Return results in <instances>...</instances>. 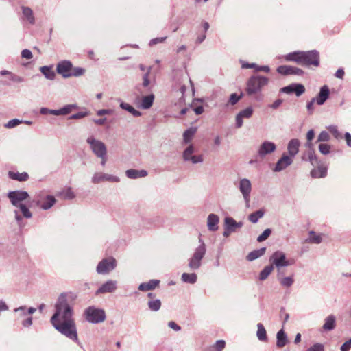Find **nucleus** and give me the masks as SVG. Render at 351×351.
<instances>
[{
	"label": "nucleus",
	"mask_w": 351,
	"mask_h": 351,
	"mask_svg": "<svg viewBox=\"0 0 351 351\" xmlns=\"http://www.w3.org/2000/svg\"><path fill=\"white\" fill-rule=\"evenodd\" d=\"M56 312L51 318L53 326L66 337L77 341V334L73 317V311L69 304L66 294H61L55 306Z\"/></svg>",
	"instance_id": "1"
},
{
	"label": "nucleus",
	"mask_w": 351,
	"mask_h": 351,
	"mask_svg": "<svg viewBox=\"0 0 351 351\" xmlns=\"http://www.w3.org/2000/svg\"><path fill=\"white\" fill-rule=\"evenodd\" d=\"M287 61H293L301 65L318 66L319 64V55L316 50L308 51H294L285 56Z\"/></svg>",
	"instance_id": "2"
},
{
	"label": "nucleus",
	"mask_w": 351,
	"mask_h": 351,
	"mask_svg": "<svg viewBox=\"0 0 351 351\" xmlns=\"http://www.w3.org/2000/svg\"><path fill=\"white\" fill-rule=\"evenodd\" d=\"M56 71L63 77H78L84 73V69L80 67H73L72 63L69 60H62L58 63Z\"/></svg>",
	"instance_id": "3"
},
{
	"label": "nucleus",
	"mask_w": 351,
	"mask_h": 351,
	"mask_svg": "<svg viewBox=\"0 0 351 351\" xmlns=\"http://www.w3.org/2000/svg\"><path fill=\"white\" fill-rule=\"evenodd\" d=\"M86 319L90 323H100L105 320L106 314L104 310L90 306L84 311Z\"/></svg>",
	"instance_id": "4"
},
{
	"label": "nucleus",
	"mask_w": 351,
	"mask_h": 351,
	"mask_svg": "<svg viewBox=\"0 0 351 351\" xmlns=\"http://www.w3.org/2000/svg\"><path fill=\"white\" fill-rule=\"evenodd\" d=\"M33 202L43 210H47L51 208L56 203V199L51 195H45L43 193H40L35 196Z\"/></svg>",
	"instance_id": "5"
},
{
	"label": "nucleus",
	"mask_w": 351,
	"mask_h": 351,
	"mask_svg": "<svg viewBox=\"0 0 351 351\" xmlns=\"http://www.w3.org/2000/svg\"><path fill=\"white\" fill-rule=\"evenodd\" d=\"M206 253V247L204 243H202L196 248L193 256L189 259V266L191 269H197L201 265V261Z\"/></svg>",
	"instance_id": "6"
},
{
	"label": "nucleus",
	"mask_w": 351,
	"mask_h": 351,
	"mask_svg": "<svg viewBox=\"0 0 351 351\" xmlns=\"http://www.w3.org/2000/svg\"><path fill=\"white\" fill-rule=\"evenodd\" d=\"M86 141L90 145L93 152L97 157H102L104 155H106V147L103 142L96 140L93 136L88 137Z\"/></svg>",
	"instance_id": "7"
},
{
	"label": "nucleus",
	"mask_w": 351,
	"mask_h": 351,
	"mask_svg": "<svg viewBox=\"0 0 351 351\" xmlns=\"http://www.w3.org/2000/svg\"><path fill=\"white\" fill-rule=\"evenodd\" d=\"M117 261L113 257H109L101 261L97 266V271L99 274H108L115 268Z\"/></svg>",
	"instance_id": "8"
},
{
	"label": "nucleus",
	"mask_w": 351,
	"mask_h": 351,
	"mask_svg": "<svg viewBox=\"0 0 351 351\" xmlns=\"http://www.w3.org/2000/svg\"><path fill=\"white\" fill-rule=\"evenodd\" d=\"M270 261L272 265H274L276 267L288 266L293 263V261H287L285 253L280 251L274 252L270 258Z\"/></svg>",
	"instance_id": "9"
},
{
	"label": "nucleus",
	"mask_w": 351,
	"mask_h": 351,
	"mask_svg": "<svg viewBox=\"0 0 351 351\" xmlns=\"http://www.w3.org/2000/svg\"><path fill=\"white\" fill-rule=\"evenodd\" d=\"M8 197L13 206H18L19 204H22L23 201L27 199L29 195L26 191H14L10 192L8 194Z\"/></svg>",
	"instance_id": "10"
},
{
	"label": "nucleus",
	"mask_w": 351,
	"mask_h": 351,
	"mask_svg": "<svg viewBox=\"0 0 351 351\" xmlns=\"http://www.w3.org/2000/svg\"><path fill=\"white\" fill-rule=\"evenodd\" d=\"M268 84V79L261 75H253L247 82V88H262Z\"/></svg>",
	"instance_id": "11"
},
{
	"label": "nucleus",
	"mask_w": 351,
	"mask_h": 351,
	"mask_svg": "<svg viewBox=\"0 0 351 351\" xmlns=\"http://www.w3.org/2000/svg\"><path fill=\"white\" fill-rule=\"evenodd\" d=\"M92 181L95 184H98L104 181H109L112 182H118L119 179L117 177L106 174L101 172L96 173L92 178Z\"/></svg>",
	"instance_id": "12"
},
{
	"label": "nucleus",
	"mask_w": 351,
	"mask_h": 351,
	"mask_svg": "<svg viewBox=\"0 0 351 351\" xmlns=\"http://www.w3.org/2000/svg\"><path fill=\"white\" fill-rule=\"evenodd\" d=\"M240 191L242 193L246 203L250 202V194L252 189L251 182L247 179H242L239 184Z\"/></svg>",
	"instance_id": "13"
},
{
	"label": "nucleus",
	"mask_w": 351,
	"mask_h": 351,
	"mask_svg": "<svg viewBox=\"0 0 351 351\" xmlns=\"http://www.w3.org/2000/svg\"><path fill=\"white\" fill-rule=\"evenodd\" d=\"M155 96L154 94H149L146 96H143L141 98H137V104L143 109H149L152 107Z\"/></svg>",
	"instance_id": "14"
},
{
	"label": "nucleus",
	"mask_w": 351,
	"mask_h": 351,
	"mask_svg": "<svg viewBox=\"0 0 351 351\" xmlns=\"http://www.w3.org/2000/svg\"><path fill=\"white\" fill-rule=\"evenodd\" d=\"M253 114V109L251 107L247 108L241 111L236 117V127L240 128L243 125V119H249Z\"/></svg>",
	"instance_id": "15"
},
{
	"label": "nucleus",
	"mask_w": 351,
	"mask_h": 351,
	"mask_svg": "<svg viewBox=\"0 0 351 351\" xmlns=\"http://www.w3.org/2000/svg\"><path fill=\"white\" fill-rule=\"evenodd\" d=\"M276 148V145L274 143L265 141L260 146L258 153L261 157H263L268 154L274 152Z\"/></svg>",
	"instance_id": "16"
},
{
	"label": "nucleus",
	"mask_w": 351,
	"mask_h": 351,
	"mask_svg": "<svg viewBox=\"0 0 351 351\" xmlns=\"http://www.w3.org/2000/svg\"><path fill=\"white\" fill-rule=\"evenodd\" d=\"M277 71L282 75H300L303 73L300 69L286 65L278 66Z\"/></svg>",
	"instance_id": "17"
},
{
	"label": "nucleus",
	"mask_w": 351,
	"mask_h": 351,
	"mask_svg": "<svg viewBox=\"0 0 351 351\" xmlns=\"http://www.w3.org/2000/svg\"><path fill=\"white\" fill-rule=\"evenodd\" d=\"M117 289V282L108 280L103 284L101 287L96 291V294L112 293Z\"/></svg>",
	"instance_id": "18"
},
{
	"label": "nucleus",
	"mask_w": 351,
	"mask_h": 351,
	"mask_svg": "<svg viewBox=\"0 0 351 351\" xmlns=\"http://www.w3.org/2000/svg\"><path fill=\"white\" fill-rule=\"evenodd\" d=\"M292 159L291 157L283 155L281 158L276 163L275 171H280L285 169L287 166L292 163Z\"/></svg>",
	"instance_id": "19"
},
{
	"label": "nucleus",
	"mask_w": 351,
	"mask_h": 351,
	"mask_svg": "<svg viewBox=\"0 0 351 351\" xmlns=\"http://www.w3.org/2000/svg\"><path fill=\"white\" fill-rule=\"evenodd\" d=\"M159 283H160V280H150L147 282L141 283L138 286V290H140L141 291H149V290H153L158 286Z\"/></svg>",
	"instance_id": "20"
},
{
	"label": "nucleus",
	"mask_w": 351,
	"mask_h": 351,
	"mask_svg": "<svg viewBox=\"0 0 351 351\" xmlns=\"http://www.w3.org/2000/svg\"><path fill=\"white\" fill-rule=\"evenodd\" d=\"M219 219L217 215L215 214H210L207 219L208 228L210 231H215L218 229L217 224Z\"/></svg>",
	"instance_id": "21"
},
{
	"label": "nucleus",
	"mask_w": 351,
	"mask_h": 351,
	"mask_svg": "<svg viewBox=\"0 0 351 351\" xmlns=\"http://www.w3.org/2000/svg\"><path fill=\"white\" fill-rule=\"evenodd\" d=\"M21 9L24 19L31 25H34L35 23V18L32 10L30 8L25 6H23Z\"/></svg>",
	"instance_id": "22"
},
{
	"label": "nucleus",
	"mask_w": 351,
	"mask_h": 351,
	"mask_svg": "<svg viewBox=\"0 0 351 351\" xmlns=\"http://www.w3.org/2000/svg\"><path fill=\"white\" fill-rule=\"evenodd\" d=\"M8 176L10 178L17 180L19 182H25L29 179V175L26 172L19 173L14 171H9Z\"/></svg>",
	"instance_id": "23"
},
{
	"label": "nucleus",
	"mask_w": 351,
	"mask_h": 351,
	"mask_svg": "<svg viewBox=\"0 0 351 351\" xmlns=\"http://www.w3.org/2000/svg\"><path fill=\"white\" fill-rule=\"evenodd\" d=\"M300 142L298 139H292L288 144V152L291 156H294L299 150Z\"/></svg>",
	"instance_id": "24"
},
{
	"label": "nucleus",
	"mask_w": 351,
	"mask_h": 351,
	"mask_svg": "<svg viewBox=\"0 0 351 351\" xmlns=\"http://www.w3.org/2000/svg\"><path fill=\"white\" fill-rule=\"evenodd\" d=\"M126 175L129 178L135 179L137 178L145 177L147 173L145 170L138 171L136 169H129L126 171Z\"/></svg>",
	"instance_id": "25"
},
{
	"label": "nucleus",
	"mask_w": 351,
	"mask_h": 351,
	"mask_svg": "<svg viewBox=\"0 0 351 351\" xmlns=\"http://www.w3.org/2000/svg\"><path fill=\"white\" fill-rule=\"evenodd\" d=\"M327 169L323 165L318 166L317 168L313 169L311 171V174L313 178H322L326 176Z\"/></svg>",
	"instance_id": "26"
},
{
	"label": "nucleus",
	"mask_w": 351,
	"mask_h": 351,
	"mask_svg": "<svg viewBox=\"0 0 351 351\" xmlns=\"http://www.w3.org/2000/svg\"><path fill=\"white\" fill-rule=\"evenodd\" d=\"M40 71L47 79L53 80L56 76V73L53 70V66H44L40 68Z\"/></svg>",
	"instance_id": "27"
},
{
	"label": "nucleus",
	"mask_w": 351,
	"mask_h": 351,
	"mask_svg": "<svg viewBox=\"0 0 351 351\" xmlns=\"http://www.w3.org/2000/svg\"><path fill=\"white\" fill-rule=\"evenodd\" d=\"M287 343V337L282 329L279 330L277 333V343L276 346L278 348L284 347Z\"/></svg>",
	"instance_id": "28"
},
{
	"label": "nucleus",
	"mask_w": 351,
	"mask_h": 351,
	"mask_svg": "<svg viewBox=\"0 0 351 351\" xmlns=\"http://www.w3.org/2000/svg\"><path fill=\"white\" fill-rule=\"evenodd\" d=\"M335 317L334 315H329L325 319V323L323 325V329L324 330H331L335 326Z\"/></svg>",
	"instance_id": "29"
},
{
	"label": "nucleus",
	"mask_w": 351,
	"mask_h": 351,
	"mask_svg": "<svg viewBox=\"0 0 351 351\" xmlns=\"http://www.w3.org/2000/svg\"><path fill=\"white\" fill-rule=\"evenodd\" d=\"M139 69L142 71H146V73H145V75L143 77V85L144 86H149L150 84V82H149V75L150 71L152 70V66L146 68V66L145 65L140 64L139 65Z\"/></svg>",
	"instance_id": "30"
},
{
	"label": "nucleus",
	"mask_w": 351,
	"mask_h": 351,
	"mask_svg": "<svg viewBox=\"0 0 351 351\" xmlns=\"http://www.w3.org/2000/svg\"><path fill=\"white\" fill-rule=\"evenodd\" d=\"M329 95V89H321L319 95L315 97V101L317 104L322 105L328 99Z\"/></svg>",
	"instance_id": "31"
},
{
	"label": "nucleus",
	"mask_w": 351,
	"mask_h": 351,
	"mask_svg": "<svg viewBox=\"0 0 351 351\" xmlns=\"http://www.w3.org/2000/svg\"><path fill=\"white\" fill-rule=\"evenodd\" d=\"M266 248L262 247L258 250L251 252L247 256V259L250 261H254L261 256L265 253Z\"/></svg>",
	"instance_id": "32"
},
{
	"label": "nucleus",
	"mask_w": 351,
	"mask_h": 351,
	"mask_svg": "<svg viewBox=\"0 0 351 351\" xmlns=\"http://www.w3.org/2000/svg\"><path fill=\"white\" fill-rule=\"evenodd\" d=\"M257 328H258V330H257L256 335H257L258 339L260 341H267V332H266V330H265L264 326L262 324L258 323L257 324Z\"/></svg>",
	"instance_id": "33"
},
{
	"label": "nucleus",
	"mask_w": 351,
	"mask_h": 351,
	"mask_svg": "<svg viewBox=\"0 0 351 351\" xmlns=\"http://www.w3.org/2000/svg\"><path fill=\"white\" fill-rule=\"evenodd\" d=\"M265 210L263 209H260L256 212L251 213L248 219L252 223H256L258 220L262 218L264 215Z\"/></svg>",
	"instance_id": "34"
},
{
	"label": "nucleus",
	"mask_w": 351,
	"mask_h": 351,
	"mask_svg": "<svg viewBox=\"0 0 351 351\" xmlns=\"http://www.w3.org/2000/svg\"><path fill=\"white\" fill-rule=\"evenodd\" d=\"M75 107V106H74V105H68L60 110H52L51 112V114H55V115H61V114L65 115V114H68L69 113H70L71 111V109Z\"/></svg>",
	"instance_id": "35"
},
{
	"label": "nucleus",
	"mask_w": 351,
	"mask_h": 351,
	"mask_svg": "<svg viewBox=\"0 0 351 351\" xmlns=\"http://www.w3.org/2000/svg\"><path fill=\"white\" fill-rule=\"evenodd\" d=\"M58 196L64 199H72L75 197V194L71 188L69 187L60 192Z\"/></svg>",
	"instance_id": "36"
},
{
	"label": "nucleus",
	"mask_w": 351,
	"mask_h": 351,
	"mask_svg": "<svg viewBox=\"0 0 351 351\" xmlns=\"http://www.w3.org/2000/svg\"><path fill=\"white\" fill-rule=\"evenodd\" d=\"M120 106L121 108L130 112L134 117H140L141 115L139 111L135 110L132 106L127 103L123 102L121 104Z\"/></svg>",
	"instance_id": "37"
},
{
	"label": "nucleus",
	"mask_w": 351,
	"mask_h": 351,
	"mask_svg": "<svg viewBox=\"0 0 351 351\" xmlns=\"http://www.w3.org/2000/svg\"><path fill=\"white\" fill-rule=\"evenodd\" d=\"M274 269L272 265H267L261 271L259 278L261 280H265Z\"/></svg>",
	"instance_id": "38"
},
{
	"label": "nucleus",
	"mask_w": 351,
	"mask_h": 351,
	"mask_svg": "<svg viewBox=\"0 0 351 351\" xmlns=\"http://www.w3.org/2000/svg\"><path fill=\"white\" fill-rule=\"evenodd\" d=\"M309 234H310V237L309 238L307 239V241L309 242V243H320L322 241V236L321 234H317L315 232L313 231H311L309 232Z\"/></svg>",
	"instance_id": "39"
},
{
	"label": "nucleus",
	"mask_w": 351,
	"mask_h": 351,
	"mask_svg": "<svg viewBox=\"0 0 351 351\" xmlns=\"http://www.w3.org/2000/svg\"><path fill=\"white\" fill-rule=\"evenodd\" d=\"M182 280L185 282L195 283L197 280V276L195 274L184 273L182 275Z\"/></svg>",
	"instance_id": "40"
},
{
	"label": "nucleus",
	"mask_w": 351,
	"mask_h": 351,
	"mask_svg": "<svg viewBox=\"0 0 351 351\" xmlns=\"http://www.w3.org/2000/svg\"><path fill=\"white\" fill-rule=\"evenodd\" d=\"M303 160H308L312 165H315L317 162V158L315 155V152L313 150H311L308 152L307 156L304 155L302 156Z\"/></svg>",
	"instance_id": "41"
},
{
	"label": "nucleus",
	"mask_w": 351,
	"mask_h": 351,
	"mask_svg": "<svg viewBox=\"0 0 351 351\" xmlns=\"http://www.w3.org/2000/svg\"><path fill=\"white\" fill-rule=\"evenodd\" d=\"M20 209L23 216L25 218H31L32 216V213L29 211V208L24 204H20L18 206H14Z\"/></svg>",
	"instance_id": "42"
},
{
	"label": "nucleus",
	"mask_w": 351,
	"mask_h": 351,
	"mask_svg": "<svg viewBox=\"0 0 351 351\" xmlns=\"http://www.w3.org/2000/svg\"><path fill=\"white\" fill-rule=\"evenodd\" d=\"M196 132L195 128H191L186 130L183 134L184 141L185 143H189L192 139L193 136H194L195 133Z\"/></svg>",
	"instance_id": "43"
},
{
	"label": "nucleus",
	"mask_w": 351,
	"mask_h": 351,
	"mask_svg": "<svg viewBox=\"0 0 351 351\" xmlns=\"http://www.w3.org/2000/svg\"><path fill=\"white\" fill-rule=\"evenodd\" d=\"M148 306L152 311H158L161 306V302L160 300H150L148 302Z\"/></svg>",
	"instance_id": "44"
},
{
	"label": "nucleus",
	"mask_w": 351,
	"mask_h": 351,
	"mask_svg": "<svg viewBox=\"0 0 351 351\" xmlns=\"http://www.w3.org/2000/svg\"><path fill=\"white\" fill-rule=\"evenodd\" d=\"M280 283L283 287H289L293 283V279L292 277L282 278L280 279Z\"/></svg>",
	"instance_id": "45"
},
{
	"label": "nucleus",
	"mask_w": 351,
	"mask_h": 351,
	"mask_svg": "<svg viewBox=\"0 0 351 351\" xmlns=\"http://www.w3.org/2000/svg\"><path fill=\"white\" fill-rule=\"evenodd\" d=\"M305 89H281V91L282 93H287V94H292L295 93L296 96L299 97L302 94L304 93Z\"/></svg>",
	"instance_id": "46"
},
{
	"label": "nucleus",
	"mask_w": 351,
	"mask_h": 351,
	"mask_svg": "<svg viewBox=\"0 0 351 351\" xmlns=\"http://www.w3.org/2000/svg\"><path fill=\"white\" fill-rule=\"evenodd\" d=\"M271 231L269 228L263 231V232L261 235L258 236V237L257 238V241L258 242H262V241L266 240L271 234Z\"/></svg>",
	"instance_id": "47"
},
{
	"label": "nucleus",
	"mask_w": 351,
	"mask_h": 351,
	"mask_svg": "<svg viewBox=\"0 0 351 351\" xmlns=\"http://www.w3.org/2000/svg\"><path fill=\"white\" fill-rule=\"evenodd\" d=\"M314 136H315V133L313 130H310L306 134V139H307L306 146L308 147L309 148H311L313 146L311 141L313 139Z\"/></svg>",
	"instance_id": "48"
},
{
	"label": "nucleus",
	"mask_w": 351,
	"mask_h": 351,
	"mask_svg": "<svg viewBox=\"0 0 351 351\" xmlns=\"http://www.w3.org/2000/svg\"><path fill=\"white\" fill-rule=\"evenodd\" d=\"M330 139L329 134L326 131H322L318 136L317 141L318 142H326L328 141Z\"/></svg>",
	"instance_id": "49"
},
{
	"label": "nucleus",
	"mask_w": 351,
	"mask_h": 351,
	"mask_svg": "<svg viewBox=\"0 0 351 351\" xmlns=\"http://www.w3.org/2000/svg\"><path fill=\"white\" fill-rule=\"evenodd\" d=\"M193 151H194V149H193V147L192 145H190L189 147H188L184 152V154H183L184 158L186 160H190L191 157L192 156V154L193 153Z\"/></svg>",
	"instance_id": "50"
},
{
	"label": "nucleus",
	"mask_w": 351,
	"mask_h": 351,
	"mask_svg": "<svg viewBox=\"0 0 351 351\" xmlns=\"http://www.w3.org/2000/svg\"><path fill=\"white\" fill-rule=\"evenodd\" d=\"M319 150L323 154H327L330 152V146L328 144L321 143L319 145Z\"/></svg>",
	"instance_id": "51"
},
{
	"label": "nucleus",
	"mask_w": 351,
	"mask_h": 351,
	"mask_svg": "<svg viewBox=\"0 0 351 351\" xmlns=\"http://www.w3.org/2000/svg\"><path fill=\"white\" fill-rule=\"evenodd\" d=\"M21 121H19V119H12L10 121H9L5 125V127L7 128H12L16 125H18L19 124L21 123Z\"/></svg>",
	"instance_id": "52"
},
{
	"label": "nucleus",
	"mask_w": 351,
	"mask_h": 351,
	"mask_svg": "<svg viewBox=\"0 0 351 351\" xmlns=\"http://www.w3.org/2000/svg\"><path fill=\"white\" fill-rule=\"evenodd\" d=\"M226 342L223 340H218L215 343L214 348L216 351H222V350L225 348Z\"/></svg>",
	"instance_id": "53"
},
{
	"label": "nucleus",
	"mask_w": 351,
	"mask_h": 351,
	"mask_svg": "<svg viewBox=\"0 0 351 351\" xmlns=\"http://www.w3.org/2000/svg\"><path fill=\"white\" fill-rule=\"evenodd\" d=\"M166 38H167V37H159V38H153V39L150 40L149 45V46H153V45L158 44V43H162L165 42Z\"/></svg>",
	"instance_id": "54"
},
{
	"label": "nucleus",
	"mask_w": 351,
	"mask_h": 351,
	"mask_svg": "<svg viewBox=\"0 0 351 351\" xmlns=\"http://www.w3.org/2000/svg\"><path fill=\"white\" fill-rule=\"evenodd\" d=\"M241 95H238L236 93H232L229 99V103L232 105L235 104L241 97Z\"/></svg>",
	"instance_id": "55"
},
{
	"label": "nucleus",
	"mask_w": 351,
	"mask_h": 351,
	"mask_svg": "<svg viewBox=\"0 0 351 351\" xmlns=\"http://www.w3.org/2000/svg\"><path fill=\"white\" fill-rule=\"evenodd\" d=\"M330 132L334 136L335 138H341V134L338 131L337 127L330 126L328 128Z\"/></svg>",
	"instance_id": "56"
},
{
	"label": "nucleus",
	"mask_w": 351,
	"mask_h": 351,
	"mask_svg": "<svg viewBox=\"0 0 351 351\" xmlns=\"http://www.w3.org/2000/svg\"><path fill=\"white\" fill-rule=\"evenodd\" d=\"M21 57L23 58L29 60V59L32 58L33 56H32V53L31 52L30 50L23 49L21 52Z\"/></svg>",
	"instance_id": "57"
},
{
	"label": "nucleus",
	"mask_w": 351,
	"mask_h": 351,
	"mask_svg": "<svg viewBox=\"0 0 351 351\" xmlns=\"http://www.w3.org/2000/svg\"><path fill=\"white\" fill-rule=\"evenodd\" d=\"M307 351H324V346L320 343H315L309 348Z\"/></svg>",
	"instance_id": "58"
},
{
	"label": "nucleus",
	"mask_w": 351,
	"mask_h": 351,
	"mask_svg": "<svg viewBox=\"0 0 351 351\" xmlns=\"http://www.w3.org/2000/svg\"><path fill=\"white\" fill-rule=\"evenodd\" d=\"M241 67L243 69H255L256 70H257L258 66L254 63H247V62H243L242 64H241Z\"/></svg>",
	"instance_id": "59"
},
{
	"label": "nucleus",
	"mask_w": 351,
	"mask_h": 351,
	"mask_svg": "<svg viewBox=\"0 0 351 351\" xmlns=\"http://www.w3.org/2000/svg\"><path fill=\"white\" fill-rule=\"evenodd\" d=\"M351 348V339L346 341L341 347V351H349Z\"/></svg>",
	"instance_id": "60"
},
{
	"label": "nucleus",
	"mask_w": 351,
	"mask_h": 351,
	"mask_svg": "<svg viewBox=\"0 0 351 351\" xmlns=\"http://www.w3.org/2000/svg\"><path fill=\"white\" fill-rule=\"evenodd\" d=\"M225 222L228 228H233L235 227L237 225L236 221L232 218L230 217L226 218Z\"/></svg>",
	"instance_id": "61"
},
{
	"label": "nucleus",
	"mask_w": 351,
	"mask_h": 351,
	"mask_svg": "<svg viewBox=\"0 0 351 351\" xmlns=\"http://www.w3.org/2000/svg\"><path fill=\"white\" fill-rule=\"evenodd\" d=\"M112 114V110L110 109H103L97 111V114L99 116H103L104 114Z\"/></svg>",
	"instance_id": "62"
},
{
	"label": "nucleus",
	"mask_w": 351,
	"mask_h": 351,
	"mask_svg": "<svg viewBox=\"0 0 351 351\" xmlns=\"http://www.w3.org/2000/svg\"><path fill=\"white\" fill-rule=\"evenodd\" d=\"M168 326L173 329L174 330H176V331H178L181 329L180 326H179L176 323H175L174 322L171 321V322H169V324H168Z\"/></svg>",
	"instance_id": "63"
},
{
	"label": "nucleus",
	"mask_w": 351,
	"mask_h": 351,
	"mask_svg": "<svg viewBox=\"0 0 351 351\" xmlns=\"http://www.w3.org/2000/svg\"><path fill=\"white\" fill-rule=\"evenodd\" d=\"M190 160L193 162V163L200 162L203 160L201 156H192Z\"/></svg>",
	"instance_id": "64"
}]
</instances>
